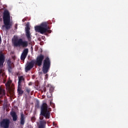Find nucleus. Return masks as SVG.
Segmentation results:
<instances>
[{
  "instance_id": "nucleus-12",
  "label": "nucleus",
  "mask_w": 128,
  "mask_h": 128,
  "mask_svg": "<svg viewBox=\"0 0 128 128\" xmlns=\"http://www.w3.org/2000/svg\"><path fill=\"white\" fill-rule=\"evenodd\" d=\"M20 126H24V124L26 122V120L24 118V114L22 113L20 114Z\"/></svg>"
},
{
  "instance_id": "nucleus-1",
  "label": "nucleus",
  "mask_w": 128,
  "mask_h": 128,
  "mask_svg": "<svg viewBox=\"0 0 128 128\" xmlns=\"http://www.w3.org/2000/svg\"><path fill=\"white\" fill-rule=\"evenodd\" d=\"M44 59V56L40 54L36 58V60H32L30 62L25 68V72H28L29 70H31L34 66V64L36 66H41L42 64V60Z\"/></svg>"
},
{
  "instance_id": "nucleus-23",
  "label": "nucleus",
  "mask_w": 128,
  "mask_h": 128,
  "mask_svg": "<svg viewBox=\"0 0 128 128\" xmlns=\"http://www.w3.org/2000/svg\"><path fill=\"white\" fill-rule=\"evenodd\" d=\"M43 90L44 92H46V87H44L43 88Z\"/></svg>"
},
{
  "instance_id": "nucleus-16",
  "label": "nucleus",
  "mask_w": 128,
  "mask_h": 128,
  "mask_svg": "<svg viewBox=\"0 0 128 128\" xmlns=\"http://www.w3.org/2000/svg\"><path fill=\"white\" fill-rule=\"evenodd\" d=\"M24 80V76H20L18 77V86H20V84Z\"/></svg>"
},
{
  "instance_id": "nucleus-3",
  "label": "nucleus",
  "mask_w": 128,
  "mask_h": 128,
  "mask_svg": "<svg viewBox=\"0 0 128 128\" xmlns=\"http://www.w3.org/2000/svg\"><path fill=\"white\" fill-rule=\"evenodd\" d=\"M40 115L46 119L50 118V110L48 107L46 103H43L40 106Z\"/></svg>"
},
{
  "instance_id": "nucleus-9",
  "label": "nucleus",
  "mask_w": 128,
  "mask_h": 128,
  "mask_svg": "<svg viewBox=\"0 0 128 128\" xmlns=\"http://www.w3.org/2000/svg\"><path fill=\"white\" fill-rule=\"evenodd\" d=\"M7 66L8 72H12V68H14V62H12L10 60H8L7 61Z\"/></svg>"
},
{
  "instance_id": "nucleus-20",
  "label": "nucleus",
  "mask_w": 128,
  "mask_h": 128,
  "mask_svg": "<svg viewBox=\"0 0 128 128\" xmlns=\"http://www.w3.org/2000/svg\"><path fill=\"white\" fill-rule=\"evenodd\" d=\"M36 117L34 116H33L31 118V120H32V122H36Z\"/></svg>"
},
{
  "instance_id": "nucleus-18",
  "label": "nucleus",
  "mask_w": 128,
  "mask_h": 128,
  "mask_svg": "<svg viewBox=\"0 0 128 128\" xmlns=\"http://www.w3.org/2000/svg\"><path fill=\"white\" fill-rule=\"evenodd\" d=\"M26 56H27L26 55H24V54H22V53L20 56L21 60H24Z\"/></svg>"
},
{
  "instance_id": "nucleus-19",
  "label": "nucleus",
  "mask_w": 128,
  "mask_h": 128,
  "mask_svg": "<svg viewBox=\"0 0 128 128\" xmlns=\"http://www.w3.org/2000/svg\"><path fill=\"white\" fill-rule=\"evenodd\" d=\"M26 92H27L28 94H30V88H26Z\"/></svg>"
},
{
  "instance_id": "nucleus-2",
  "label": "nucleus",
  "mask_w": 128,
  "mask_h": 128,
  "mask_svg": "<svg viewBox=\"0 0 128 128\" xmlns=\"http://www.w3.org/2000/svg\"><path fill=\"white\" fill-rule=\"evenodd\" d=\"M36 32H40L42 34L48 32V34L52 33V30H50L48 26V22H42L40 26H36L34 27Z\"/></svg>"
},
{
  "instance_id": "nucleus-13",
  "label": "nucleus",
  "mask_w": 128,
  "mask_h": 128,
  "mask_svg": "<svg viewBox=\"0 0 128 128\" xmlns=\"http://www.w3.org/2000/svg\"><path fill=\"white\" fill-rule=\"evenodd\" d=\"M4 96H6V90L0 86V98H3Z\"/></svg>"
},
{
  "instance_id": "nucleus-22",
  "label": "nucleus",
  "mask_w": 128,
  "mask_h": 128,
  "mask_svg": "<svg viewBox=\"0 0 128 128\" xmlns=\"http://www.w3.org/2000/svg\"><path fill=\"white\" fill-rule=\"evenodd\" d=\"M50 92H54V88H51L50 89Z\"/></svg>"
},
{
  "instance_id": "nucleus-11",
  "label": "nucleus",
  "mask_w": 128,
  "mask_h": 128,
  "mask_svg": "<svg viewBox=\"0 0 128 128\" xmlns=\"http://www.w3.org/2000/svg\"><path fill=\"white\" fill-rule=\"evenodd\" d=\"M40 125L38 128H46V121L44 120V117H40Z\"/></svg>"
},
{
  "instance_id": "nucleus-5",
  "label": "nucleus",
  "mask_w": 128,
  "mask_h": 128,
  "mask_svg": "<svg viewBox=\"0 0 128 128\" xmlns=\"http://www.w3.org/2000/svg\"><path fill=\"white\" fill-rule=\"evenodd\" d=\"M13 44L14 46L18 48V46H22V48H28V42L24 40L22 38H15L13 41Z\"/></svg>"
},
{
  "instance_id": "nucleus-6",
  "label": "nucleus",
  "mask_w": 128,
  "mask_h": 128,
  "mask_svg": "<svg viewBox=\"0 0 128 128\" xmlns=\"http://www.w3.org/2000/svg\"><path fill=\"white\" fill-rule=\"evenodd\" d=\"M50 58L46 57L43 62V73L44 74H48V72L50 70Z\"/></svg>"
},
{
  "instance_id": "nucleus-21",
  "label": "nucleus",
  "mask_w": 128,
  "mask_h": 128,
  "mask_svg": "<svg viewBox=\"0 0 128 128\" xmlns=\"http://www.w3.org/2000/svg\"><path fill=\"white\" fill-rule=\"evenodd\" d=\"M36 108H40V102H37L36 104Z\"/></svg>"
},
{
  "instance_id": "nucleus-14",
  "label": "nucleus",
  "mask_w": 128,
  "mask_h": 128,
  "mask_svg": "<svg viewBox=\"0 0 128 128\" xmlns=\"http://www.w3.org/2000/svg\"><path fill=\"white\" fill-rule=\"evenodd\" d=\"M10 115L12 118V120L14 122H16V120H18V115H16V112H11Z\"/></svg>"
},
{
  "instance_id": "nucleus-24",
  "label": "nucleus",
  "mask_w": 128,
  "mask_h": 128,
  "mask_svg": "<svg viewBox=\"0 0 128 128\" xmlns=\"http://www.w3.org/2000/svg\"><path fill=\"white\" fill-rule=\"evenodd\" d=\"M47 86L48 88H50V84H48Z\"/></svg>"
},
{
  "instance_id": "nucleus-15",
  "label": "nucleus",
  "mask_w": 128,
  "mask_h": 128,
  "mask_svg": "<svg viewBox=\"0 0 128 128\" xmlns=\"http://www.w3.org/2000/svg\"><path fill=\"white\" fill-rule=\"evenodd\" d=\"M17 92L19 96H22L24 90H22V88L20 87V86H18Z\"/></svg>"
},
{
  "instance_id": "nucleus-8",
  "label": "nucleus",
  "mask_w": 128,
  "mask_h": 128,
  "mask_svg": "<svg viewBox=\"0 0 128 128\" xmlns=\"http://www.w3.org/2000/svg\"><path fill=\"white\" fill-rule=\"evenodd\" d=\"M12 80H8L7 82L5 84L6 90H8L10 94H14V88L13 86H10L12 84Z\"/></svg>"
},
{
  "instance_id": "nucleus-17",
  "label": "nucleus",
  "mask_w": 128,
  "mask_h": 128,
  "mask_svg": "<svg viewBox=\"0 0 128 128\" xmlns=\"http://www.w3.org/2000/svg\"><path fill=\"white\" fill-rule=\"evenodd\" d=\"M22 54H24L25 56H27L28 54V48H26L24 49Z\"/></svg>"
},
{
  "instance_id": "nucleus-7",
  "label": "nucleus",
  "mask_w": 128,
  "mask_h": 128,
  "mask_svg": "<svg viewBox=\"0 0 128 128\" xmlns=\"http://www.w3.org/2000/svg\"><path fill=\"white\" fill-rule=\"evenodd\" d=\"M10 120L8 118H4L0 121V128H9Z\"/></svg>"
},
{
  "instance_id": "nucleus-4",
  "label": "nucleus",
  "mask_w": 128,
  "mask_h": 128,
  "mask_svg": "<svg viewBox=\"0 0 128 128\" xmlns=\"http://www.w3.org/2000/svg\"><path fill=\"white\" fill-rule=\"evenodd\" d=\"M3 20L4 22V26H4L6 30H10V12L8 10H6L4 12Z\"/></svg>"
},
{
  "instance_id": "nucleus-25",
  "label": "nucleus",
  "mask_w": 128,
  "mask_h": 128,
  "mask_svg": "<svg viewBox=\"0 0 128 128\" xmlns=\"http://www.w3.org/2000/svg\"><path fill=\"white\" fill-rule=\"evenodd\" d=\"M50 104H52V102H50Z\"/></svg>"
},
{
  "instance_id": "nucleus-26",
  "label": "nucleus",
  "mask_w": 128,
  "mask_h": 128,
  "mask_svg": "<svg viewBox=\"0 0 128 128\" xmlns=\"http://www.w3.org/2000/svg\"><path fill=\"white\" fill-rule=\"evenodd\" d=\"M53 124H54V122H53Z\"/></svg>"
},
{
  "instance_id": "nucleus-10",
  "label": "nucleus",
  "mask_w": 128,
  "mask_h": 128,
  "mask_svg": "<svg viewBox=\"0 0 128 128\" xmlns=\"http://www.w3.org/2000/svg\"><path fill=\"white\" fill-rule=\"evenodd\" d=\"M30 26H26V36L28 40V42H32V37H30Z\"/></svg>"
}]
</instances>
